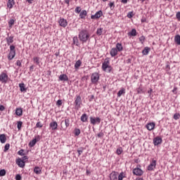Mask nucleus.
Here are the masks:
<instances>
[{"label":"nucleus","instance_id":"obj_5","mask_svg":"<svg viewBox=\"0 0 180 180\" xmlns=\"http://www.w3.org/2000/svg\"><path fill=\"white\" fill-rule=\"evenodd\" d=\"M0 82H2V84H6L8 82V75L5 72H2L0 75Z\"/></svg>","mask_w":180,"mask_h":180},{"label":"nucleus","instance_id":"obj_59","mask_svg":"<svg viewBox=\"0 0 180 180\" xmlns=\"http://www.w3.org/2000/svg\"><path fill=\"white\" fill-rule=\"evenodd\" d=\"M98 137L101 138V137H103V132H100L99 134H98Z\"/></svg>","mask_w":180,"mask_h":180},{"label":"nucleus","instance_id":"obj_64","mask_svg":"<svg viewBox=\"0 0 180 180\" xmlns=\"http://www.w3.org/2000/svg\"><path fill=\"white\" fill-rule=\"evenodd\" d=\"M136 180H143V178L138 177L136 179Z\"/></svg>","mask_w":180,"mask_h":180},{"label":"nucleus","instance_id":"obj_28","mask_svg":"<svg viewBox=\"0 0 180 180\" xmlns=\"http://www.w3.org/2000/svg\"><path fill=\"white\" fill-rule=\"evenodd\" d=\"M37 143V139L35 138L29 143V146L30 147H34V146H36Z\"/></svg>","mask_w":180,"mask_h":180},{"label":"nucleus","instance_id":"obj_15","mask_svg":"<svg viewBox=\"0 0 180 180\" xmlns=\"http://www.w3.org/2000/svg\"><path fill=\"white\" fill-rule=\"evenodd\" d=\"M110 180H117V172H112L110 174Z\"/></svg>","mask_w":180,"mask_h":180},{"label":"nucleus","instance_id":"obj_41","mask_svg":"<svg viewBox=\"0 0 180 180\" xmlns=\"http://www.w3.org/2000/svg\"><path fill=\"white\" fill-rule=\"evenodd\" d=\"M79 134H81V130L79 129H75V135L79 136Z\"/></svg>","mask_w":180,"mask_h":180},{"label":"nucleus","instance_id":"obj_48","mask_svg":"<svg viewBox=\"0 0 180 180\" xmlns=\"http://www.w3.org/2000/svg\"><path fill=\"white\" fill-rule=\"evenodd\" d=\"M96 33L98 36H101L102 34V28L98 29Z\"/></svg>","mask_w":180,"mask_h":180},{"label":"nucleus","instance_id":"obj_21","mask_svg":"<svg viewBox=\"0 0 180 180\" xmlns=\"http://www.w3.org/2000/svg\"><path fill=\"white\" fill-rule=\"evenodd\" d=\"M80 120L83 122H88V115L85 113L83 114L80 117Z\"/></svg>","mask_w":180,"mask_h":180},{"label":"nucleus","instance_id":"obj_54","mask_svg":"<svg viewBox=\"0 0 180 180\" xmlns=\"http://www.w3.org/2000/svg\"><path fill=\"white\" fill-rule=\"evenodd\" d=\"M0 110L1 112H4L5 110V106L0 105Z\"/></svg>","mask_w":180,"mask_h":180},{"label":"nucleus","instance_id":"obj_46","mask_svg":"<svg viewBox=\"0 0 180 180\" xmlns=\"http://www.w3.org/2000/svg\"><path fill=\"white\" fill-rule=\"evenodd\" d=\"M75 12L76 13H81V7L79 6H77L76 8H75Z\"/></svg>","mask_w":180,"mask_h":180},{"label":"nucleus","instance_id":"obj_37","mask_svg":"<svg viewBox=\"0 0 180 180\" xmlns=\"http://www.w3.org/2000/svg\"><path fill=\"white\" fill-rule=\"evenodd\" d=\"M13 25H15V20L11 19L8 21V26H9V27H12V26H13Z\"/></svg>","mask_w":180,"mask_h":180},{"label":"nucleus","instance_id":"obj_63","mask_svg":"<svg viewBox=\"0 0 180 180\" xmlns=\"http://www.w3.org/2000/svg\"><path fill=\"white\" fill-rule=\"evenodd\" d=\"M77 153L79 154V155H81V153H83L82 150H78Z\"/></svg>","mask_w":180,"mask_h":180},{"label":"nucleus","instance_id":"obj_45","mask_svg":"<svg viewBox=\"0 0 180 180\" xmlns=\"http://www.w3.org/2000/svg\"><path fill=\"white\" fill-rule=\"evenodd\" d=\"M137 94H144V91H143V89L141 87H139L136 90Z\"/></svg>","mask_w":180,"mask_h":180},{"label":"nucleus","instance_id":"obj_27","mask_svg":"<svg viewBox=\"0 0 180 180\" xmlns=\"http://www.w3.org/2000/svg\"><path fill=\"white\" fill-rule=\"evenodd\" d=\"M150 49L149 47H145V49L142 51V54H143V56H147V54L150 53Z\"/></svg>","mask_w":180,"mask_h":180},{"label":"nucleus","instance_id":"obj_17","mask_svg":"<svg viewBox=\"0 0 180 180\" xmlns=\"http://www.w3.org/2000/svg\"><path fill=\"white\" fill-rule=\"evenodd\" d=\"M58 127V124L56 121L50 123V127L51 128V130H57Z\"/></svg>","mask_w":180,"mask_h":180},{"label":"nucleus","instance_id":"obj_38","mask_svg":"<svg viewBox=\"0 0 180 180\" xmlns=\"http://www.w3.org/2000/svg\"><path fill=\"white\" fill-rule=\"evenodd\" d=\"M108 5H109L111 11H113L115 9V1L110 2Z\"/></svg>","mask_w":180,"mask_h":180},{"label":"nucleus","instance_id":"obj_4","mask_svg":"<svg viewBox=\"0 0 180 180\" xmlns=\"http://www.w3.org/2000/svg\"><path fill=\"white\" fill-rule=\"evenodd\" d=\"M92 84H96L99 81V74L98 72H94L91 77Z\"/></svg>","mask_w":180,"mask_h":180},{"label":"nucleus","instance_id":"obj_36","mask_svg":"<svg viewBox=\"0 0 180 180\" xmlns=\"http://www.w3.org/2000/svg\"><path fill=\"white\" fill-rule=\"evenodd\" d=\"M124 173L122 172L119 175H118V180H123V178H124Z\"/></svg>","mask_w":180,"mask_h":180},{"label":"nucleus","instance_id":"obj_51","mask_svg":"<svg viewBox=\"0 0 180 180\" xmlns=\"http://www.w3.org/2000/svg\"><path fill=\"white\" fill-rule=\"evenodd\" d=\"M37 127H39V128H41L43 127V124H41V122H38L36 124Z\"/></svg>","mask_w":180,"mask_h":180},{"label":"nucleus","instance_id":"obj_16","mask_svg":"<svg viewBox=\"0 0 180 180\" xmlns=\"http://www.w3.org/2000/svg\"><path fill=\"white\" fill-rule=\"evenodd\" d=\"M154 127H155V123H154V122L148 123V124L146 125V128H147L148 130H149L150 131H151V130H154Z\"/></svg>","mask_w":180,"mask_h":180},{"label":"nucleus","instance_id":"obj_58","mask_svg":"<svg viewBox=\"0 0 180 180\" xmlns=\"http://www.w3.org/2000/svg\"><path fill=\"white\" fill-rule=\"evenodd\" d=\"M23 149H21L20 150L18 151L19 155H23Z\"/></svg>","mask_w":180,"mask_h":180},{"label":"nucleus","instance_id":"obj_19","mask_svg":"<svg viewBox=\"0 0 180 180\" xmlns=\"http://www.w3.org/2000/svg\"><path fill=\"white\" fill-rule=\"evenodd\" d=\"M13 5H15V1L13 0H8L7 3V6L9 9H12L13 8Z\"/></svg>","mask_w":180,"mask_h":180},{"label":"nucleus","instance_id":"obj_13","mask_svg":"<svg viewBox=\"0 0 180 180\" xmlns=\"http://www.w3.org/2000/svg\"><path fill=\"white\" fill-rule=\"evenodd\" d=\"M59 25L62 27H67V25H68V23L67 22V20H65L64 18H60L59 20Z\"/></svg>","mask_w":180,"mask_h":180},{"label":"nucleus","instance_id":"obj_1","mask_svg":"<svg viewBox=\"0 0 180 180\" xmlns=\"http://www.w3.org/2000/svg\"><path fill=\"white\" fill-rule=\"evenodd\" d=\"M91 34L87 30H82L79 32V39L80 41H82V43H86L87 40H89Z\"/></svg>","mask_w":180,"mask_h":180},{"label":"nucleus","instance_id":"obj_33","mask_svg":"<svg viewBox=\"0 0 180 180\" xmlns=\"http://www.w3.org/2000/svg\"><path fill=\"white\" fill-rule=\"evenodd\" d=\"M34 172L39 175V174H41V169H40V167H35L34 169Z\"/></svg>","mask_w":180,"mask_h":180},{"label":"nucleus","instance_id":"obj_31","mask_svg":"<svg viewBox=\"0 0 180 180\" xmlns=\"http://www.w3.org/2000/svg\"><path fill=\"white\" fill-rule=\"evenodd\" d=\"M117 51H122L123 50V46L120 43L116 44V48Z\"/></svg>","mask_w":180,"mask_h":180},{"label":"nucleus","instance_id":"obj_6","mask_svg":"<svg viewBox=\"0 0 180 180\" xmlns=\"http://www.w3.org/2000/svg\"><path fill=\"white\" fill-rule=\"evenodd\" d=\"M81 96H77L76 97V99L75 101V109H77V110H78L79 109V108H81Z\"/></svg>","mask_w":180,"mask_h":180},{"label":"nucleus","instance_id":"obj_20","mask_svg":"<svg viewBox=\"0 0 180 180\" xmlns=\"http://www.w3.org/2000/svg\"><path fill=\"white\" fill-rule=\"evenodd\" d=\"M59 79L60 81H68V76H67V75H60L59 76Z\"/></svg>","mask_w":180,"mask_h":180},{"label":"nucleus","instance_id":"obj_55","mask_svg":"<svg viewBox=\"0 0 180 180\" xmlns=\"http://www.w3.org/2000/svg\"><path fill=\"white\" fill-rule=\"evenodd\" d=\"M174 120H178V119H179V117H178V114L174 115Z\"/></svg>","mask_w":180,"mask_h":180},{"label":"nucleus","instance_id":"obj_2","mask_svg":"<svg viewBox=\"0 0 180 180\" xmlns=\"http://www.w3.org/2000/svg\"><path fill=\"white\" fill-rule=\"evenodd\" d=\"M16 56V51L15 50V46L13 45L10 46V53L8 56V60H13Z\"/></svg>","mask_w":180,"mask_h":180},{"label":"nucleus","instance_id":"obj_22","mask_svg":"<svg viewBox=\"0 0 180 180\" xmlns=\"http://www.w3.org/2000/svg\"><path fill=\"white\" fill-rule=\"evenodd\" d=\"M19 88H20V91L21 92H26V91H27V89L25 86V84L23 83H20L19 84Z\"/></svg>","mask_w":180,"mask_h":180},{"label":"nucleus","instance_id":"obj_25","mask_svg":"<svg viewBox=\"0 0 180 180\" xmlns=\"http://www.w3.org/2000/svg\"><path fill=\"white\" fill-rule=\"evenodd\" d=\"M15 115L17 116H22V115H23V110L22 108H17L15 110Z\"/></svg>","mask_w":180,"mask_h":180},{"label":"nucleus","instance_id":"obj_49","mask_svg":"<svg viewBox=\"0 0 180 180\" xmlns=\"http://www.w3.org/2000/svg\"><path fill=\"white\" fill-rule=\"evenodd\" d=\"M56 105L58 106H61V105H63V101L62 100H58L56 102Z\"/></svg>","mask_w":180,"mask_h":180},{"label":"nucleus","instance_id":"obj_30","mask_svg":"<svg viewBox=\"0 0 180 180\" xmlns=\"http://www.w3.org/2000/svg\"><path fill=\"white\" fill-rule=\"evenodd\" d=\"M174 41H175V43H176V44L180 46V35L179 34H176L174 37Z\"/></svg>","mask_w":180,"mask_h":180},{"label":"nucleus","instance_id":"obj_3","mask_svg":"<svg viewBox=\"0 0 180 180\" xmlns=\"http://www.w3.org/2000/svg\"><path fill=\"white\" fill-rule=\"evenodd\" d=\"M132 173L136 176H141L144 174V172L141 168L136 167L132 170Z\"/></svg>","mask_w":180,"mask_h":180},{"label":"nucleus","instance_id":"obj_26","mask_svg":"<svg viewBox=\"0 0 180 180\" xmlns=\"http://www.w3.org/2000/svg\"><path fill=\"white\" fill-rule=\"evenodd\" d=\"M0 141L2 144L6 142V136H5V134L0 135Z\"/></svg>","mask_w":180,"mask_h":180},{"label":"nucleus","instance_id":"obj_43","mask_svg":"<svg viewBox=\"0 0 180 180\" xmlns=\"http://www.w3.org/2000/svg\"><path fill=\"white\" fill-rule=\"evenodd\" d=\"M39 57H34L33 58V60L34 61V63H36V64H40V61H39Z\"/></svg>","mask_w":180,"mask_h":180},{"label":"nucleus","instance_id":"obj_18","mask_svg":"<svg viewBox=\"0 0 180 180\" xmlns=\"http://www.w3.org/2000/svg\"><path fill=\"white\" fill-rule=\"evenodd\" d=\"M111 57H116L117 56V49L116 48H112L110 52Z\"/></svg>","mask_w":180,"mask_h":180},{"label":"nucleus","instance_id":"obj_53","mask_svg":"<svg viewBox=\"0 0 180 180\" xmlns=\"http://www.w3.org/2000/svg\"><path fill=\"white\" fill-rule=\"evenodd\" d=\"M176 91H178V87L174 86V89L172 90L173 94H176Z\"/></svg>","mask_w":180,"mask_h":180},{"label":"nucleus","instance_id":"obj_29","mask_svg":"<svg viewBox=\"0 0 180 180\" xmlns=\"http://www.w3.org/2000/svg\"><path fill=\"white\" fill-rule=\"evenodd\" d=\"M128 36H137V31L136 29H132L131 31L128 33Z\"/></svg>","mask_w":180,"mask_h":180},{"label":"nucleus","instance_id":"obj_14","mask_svg":"<svg viewBox=\"0 0 180 180\" xmlns=\"http://www.w3.org/2000/svg\"><path fill=\"white\" fill-rule=\"evenodd\" d=\"M16 164L20 167V168H24L25 167V161L20 160V158H18L16 160Z\"/></svg>","mask_w":180,"mask_h":180},{"label":"nucleus","instance_id":"obj_8","mask_svg":"<svg viewBox=\"0 0 180 180\" xmlns=\"http://www.w3.org/2000/svg\"><path fill=\"white\" fill-rule=\"evenodd\" d=\"M102 15H103V13L102 12V11H99L96 12L95 15H92L91 16V19H99V18H101Z\"/></svg>","mask_w":180,"mask_h":180},{"label":"nucleus","instance_id":"obj_32","mask_svg":"<svg viewBox=\"0 0 180 180\" xmlns=\"http://www.w3.org/2000/svg\"><path fill=\"white\" fill-rule=\"evenodd\" d=\"M81 64H82V62L80 60H78L75 64V68L78 70V68L81 67Z\"/></svg>","mask_w":180,"mask_h":180},{"label":"nucleus","instance_id":"obj_42","mask_svg":"<svg viewBox=\"0 0 180 180\" xmlns=\"http://www.w3.org/2000/svg\"><path fill=\"white\" fill-rule=\"evenodd\" d=\"M123 153V149L122 148H119L117 149V155H120Z\"/></svg>","mask_w":180,"mask_h":180},{"label":"nucleus","instance_id":"obj_24","mask_svg":"<svg viewBox=\"0 0 180 180\" xmlns=\"http://www.w3.org/2000/svg\"><path fill=\"white\" fill-rule=\"evenodd\" d=\"M8 46H11L13 43V37H8L6 38Z\"/></svg>","mask_w":180,"mask_h":180},{"label":"nucleus","instance_id":"obj_23","mask_svg":"<svg viewBox=\"0 0 180 180\" xmlns=\"http://www.w3.org/2000/svg\"><path fill=\"white\" fill-rule=\"evenodd\" d=\"M86 15H88V13L86 12V11L83 10L81 11L79 14V17L81 19H85V16H86Z\"/></svg>","mask_w":180,"mask_h":180},{"label":"nucleus","instance_id":"obj_47","mask_svg":"<svg viewBox=\"0 0 180 180\" xmlns=\"http://www.w3.org/2000/svg\"><path fill=\"white\" fill-rule=\"evenodd\" d=\"M134 15V14L133 13V11H131L128 13L127 16L129 19H131V18H133V16Z\"/></svg>","mask_w":180,"mask_h":180},{"label":"nucleus","instance_id":"obj_61","mask_svg":"<svg viewBox=\"0 0 180 180\" xmlns=\"http://www.w3.org/2000/svg\"><path fill=\"white\" fill-rule=\"evenodd\" d=\"M176 19H180V12H178L176 15Z\"/></svg>","mask_w":180,"mask_h":180},{"label":"nucleus","instance_id":"obj_44","mask_svg":"<svg viewBox=\"0 0 180 180\" xmlns=\"http://www.w3.org/2000/svg\"><path fill=\"white\" fill-rule=\"evenodd\" d=\"M22 121L18 122L17 127H18V130H20V129H22Z\"/></svg>","mask_w":180,"mask_h":180},{"label":"nucleus","instance_id":"obj_52","mask_svg":"<svg viewBox=\"0 0 180 180\" xmlns=\"http://www.w3.org/2000/svg\"><path fill=\"white\" fill-rule=\"evenodd\" d=\"M16 65L18 67H22V62L20 60H17Z\"/></svg>","mask_w":180,"mask_h":180},{"label":"nucleus","instance_id":"obj_62","mask_svg":"<svg viewBox=\"0 0 180 180\" xmlns=\"http://www.w3.org/2000/svg\"><path fill=\"white\" fill-rule=\"evenodd\" d=\"M26 160H28L27 156H24L22 157V160H21L22 161H26Z\"/></svg>","mask_w":180,"mask_h":180},{"label":"nucleus","instance_id":"obj_40","mask_svg":"<svg viewBox=\"0 0 180 180\" xmlns=\"http://www.w3.org/2000/svg\"><path fill=\"white\" fill-rule=\"evenodd\" d=\"M6 175V171L5 169L0 170V176H5Z\"/></svg>","mask_w":180,"mask_h":180},{"label":"nucleus","instance_id":"obj_11","mask_svg":"<svg viewBox=\"0 0 180 180\" xmlns=\"http://www.w3.org/2000/svg\"><path fill=\"white\" fill-rule=\"evenodd\" d=\"M156 165H157V161L153 160L152 162L148 165V170L153 171V169H154V168H155Z\"/></svg>","mask_w":180,"mask_h":180},{"label":"nucleus","instance_id":"obj_35","mask_svg":"<svg viewBox=\"0 0 180 180\" xmlns=\"http://www.w3.org/2000/svg\"><path fill=\"white\" fill-rule=\"evenodd\" d=\"M79 41H78V37H73V44H76V46H78Z\"/></svg>","mask_w":180,"mask_h":180},{"label":"nucleus","instance_id":"obj_12","mask_svg":"<svg viewBox=\"0 0 180 180\" xmlns=\"http://www.w3.org/2000/svg\"><path fill=\"white\" fill-rule=\"evenodd\" d=\"M90 122L91 123V124H96V123H101V118L99 117L94 118V117H91Z\"/></svg>","mask_w":180,"mask_h":180},{"label":"nucleus","instance_id":"obj_9","mask_svg":"<svg viewBox=\"0 0 180 180\" xmlns=\"http://www.w3.org/2000/svg\"><path fill=\"white\" fill-rule=\"evenodd\" d=\"M108 67H109V59L105 58L102 65V68H103V71H106V70H108Z\"/></svg>","mask_w":180,"mask_h":180},{"label":"nucleus","instance_id":"obj_34","mask_svg":"<svg viewBox=\"0 0 180 180\" xmlns=\"http://www.w3.org/2000/svg\"><path fill=\"white\" fill-rule=\"evenodd\" d=\"M126 91L124 90V89H122L121 90H120L117 93V96L118 98H120V96H122V95H123V94H125Z\"/></svg>","mask_w":180,"mask_h":180},{"label":"nucleus","instance_id":"obj_57","mask_svg":"<svg viewBox=\"0 0 180 180\" xmlns=\"http://www.w3.org/2000/svg\"><path fill=\"white\" fill-rule=\"evenodd\" d=\"M153 93V89H150V90L148 91V94L149 96H151V94Z\"/></svg>","mask_w":180,"mask_h":180},{"label":"nucleus","instance_id":"obj_7","mask_svg":"<svg viewBox=\"0 0 180 180\" xmlns=\"http://www.w3.org/2000/svg\"><path fill=\"white\" fill-rule=\"evenodd\" d=\"M60 124H61L62 129H63V130H65L67 127H70V120L65 119V121L61 122Z\"/></svg>","mask_w":180,"mask_h":180},{"label":"nucleus","instance_id":"obj_56","mask_svg":"<svg viewBox=\"0 0 180 180\" xmlns=\"http://www.w3.org/2000/svg\"><path fill=\"white\" fill-rule=\"evenodd\" d=\"M140 41H144V40H146V37H144V36H142L139 38Z\"/></svg>","mask_w":180,"mask_h":180},{"label":"nucleus","instance_id":"obj_50","mask_svg":"<svg viewBox=\"0 0 180 180\" xmlns=\"http://www.w3.org/2000/svg\"><path fill=\"white\" fill-rule=\"evenodd\" d=\"M15 179L16 180H22V176H20V174H16Z\"/></svg>","mask_w":180,"mask_h":180},{"label":"nucleus","instance_id":"obj_39","mask_svg":"<svg viewBox=\"0 0 180 180\" xmlns=\"http://www.w3.org/2000/svg\"><path fill=\"white\" fill-rule=\"evenodd\" d=\"M9 147H11V145L9 143H6L4 146V153H6L8 150H9Z\"/></svg>","mask_w":180,"mask_h":180},{"label":"nucleus","instance_id":"obj_10","mask_svg":"<svg viewBox=\"0 0 180 180\" xmlns=\"http://www.w3.org/2000/svg\"><path fill=\"white\" fill-rule=\"evenodd\" d=\"M161 143H162V139H161L160 137L157 136L153 139L154 146H158L159 144H161Z\"/></svg>","mask_w":180,"mask_h":180},{"label":"nucleus","instance_id":"obj_60","mask_svg":"<svg viewBox=\"0 0 180 180\" xmlns=\"http://www.w3.org/2000/svg\"><path fill=\"white\" fill-rule=\"evenodd\" d=\"M106 71H108V72H110V71H112V67L108 66V68L106 69Z\"/></svg>","mask_w":180,"mask_h":180}]
</instances>
